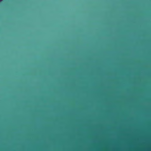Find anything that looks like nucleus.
<instances>
[{
	"label": "nucleus",
	"instance_id": "obj_1",
	"mask_svg": "<svg viewBox=\"0 0 151 151\" xmlns=\"http://www.w3.org/2000/svg\"><path fill=\"white\" fill-rule=\"evenodd\" d=\"M1 1H2V0H0V2Z\"/></svg>",
	"mask_w": 151,
	"mask_h": 151
}]
</instances>
